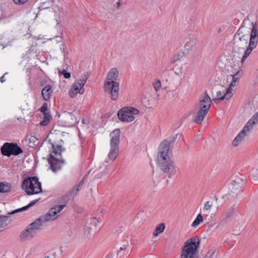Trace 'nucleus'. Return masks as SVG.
Here are the masks:
<instances>
[{"mask_svg": "<svg viewBox=\"0 0 258 258\" xmlns=\"http://www.w3.org/2000/svg\"><path fill=\"white\" fill-rule=\"evenodd\" d=\"M176 139V136L172 137L170 141L164 140L159 147L157 158L159 166L164 173L167 174L169 178H172L176 173L174 163L168 156L170 143H174Z\"/></svg>", "mask_w": 258, "mask_h": 258, "instance_id": "f257e3e1", "label": "nucleus"}, {"mask_svg": "<svg viewBox=\"0 0 258 258\" xmlns=\"http://www.w3.org/2000/svg\"><path fill=\"white\" fill-rule=\"evenodd\" d=\"M118 76V71L115 68L110 69L108 72L106 81L105 82L104 88L106 92L110 94L111 98L116 100L118 97L119 83L116 81Z\"/></svg>", "mask_w": 258, "mask_h": 258, "instance_id": "f03ea898", "label": "nucleus"}, {"mask_svg": "<svg viewBox=\"0 0 258 258\" xmlns=\"http://www.w3.org/2000/svg\"><path fill=\"white\" fill-rule=\"evenodd\" d=\"M212 103V100L208 94L207 91L205 92L204 94L200 96L199 102L197 105L199 110L197 111L194 119L195 123H202L208 113Z\"/></svg>", "mask_w": 258, "mask_h": 258, "instance_id": "7ed1b4c3", "label": "nucleus"}, {"mask_svg": "<svg viewBox=\"0 0 258 258\" xmlns=\"http://www.w3.org/2000/svg\"><path fill=\"white\" fill-rule=\"evenodd\" d=\"M22 188L28 195L41 192V184L36 176L29 177L24 179L21 185Z\"/></svg>", "mask_w": 258, "mask_h": 258, "instance_id": "20e7f679", "label": "nucleus"}, {"mask_svg": "<svg viewBox=\"0 0 258 258\" xmlns=\"http://www.w3.org/2000/svg\"><path fill=\"white\" fill-rule=\"evenodd\" d=\"M120 135L119 129L114 130L110 134L111 137L110 150L108 156L110 160L113 161L117 158L118 154Z\"/></svg>", "mask_w": 258, "mask_h": 258, "instance_id": "39448f33", "label": "nucleus"}, {"mask_svg": "<svg viewBox=\"0 0 258 258\" xmlns=\"http://www.w3.org/2000/svg\"><path fill=\"white\" fill-rule=\"evenodd\" d=\"M242 181L240 177H236L235 179L232 180L228 185L227 193L223 195L222 198H226L227 200H230L241 193L243 190L242 188Z\"/></svg>", "mask_w": 258, "mask_h": 258, "instance_id": "423d86ee", "label": "nucleus"}, {"mask_svg": "<svg viewBox=\"0 0 258 258\" xmlns=\"http://www.w3.org/2000/svg\"><path fill=\"white\" fill-rule=\"evenodd\" d=\"M89 73L86 72L84 73L81 77L80 79H78L75 81L69 91V95L72 98L74 97L78 93L82 94L85 92L84 86L86 83Z\"/></svg>", "mask_w": 258, "mask_h": 258, "instance_id": "0eeeda50", "label": "nucleus"}, {"mask_svg": "<svg viewBox=\"0 0 258 258\" xmlns=\"http://www.w3.org/2000/svg\"><path fill=\"white\" fill-rule=\"evenodd\" d=\"M23 152L22 148L16 143L6 142L1 147L2 155L9 157L11 155L18 156Z\"/></svg>", "mask_w": 258, "mask_h": 258, "instance_id": "6e6552de", "label": "nucleus"}, {"mask_svg": "<svg viewBox=\"0 0 258 258\" xmlns=\"http://www.w3.org/2000/svg\"><path fill=\"white\" fill-rule=\"evenodd\" d=\"M139 111L133 107H123L120 109L117 115L119 119L123 122H131L135 119L134 115H137Z\"/></svg>", "mask_w": 258, "mask_h": 258, "instance_id": "1a4fd4ad", "label": "nucleus"}, {"mask_svg": "<svg viewBox=\"0 0 258 258\" xmlns=\"http://www.w3.org/2000/svg\"><path fill=\"white\" fill-rule=\"evenodd\" d=\"M65 207L66 205H56L50 208L48 212L46 215H43L42 217L46 222L54 220L58 217L57 213L60 212Z\"/></svg>", "mask_w": 258, "mask_h": 258, "instance_id": "9d476101", "label": "nucleus"}, {"mask_svg": "<svg viewBox=\"0 0 258 258\" xmlns=\"http://www.w3.org/2000/svg\"><path fill=\"white\" fill-rule=\"evenodd\" d=\"M229 79H231L232 81L230 83L229 86L226 90V92L224 93L223 97L221 98V99H230L233 95V91L232 89L233 87L236 86L238 84V82L239 80V78L234 76V75H230L227 76V80Z\"/></svg>", "mask_w": 258, "mask_h": 258, "instance_id": "9b49d317", "label": "nucleus"}, {"mask_svg": "<svg viewBox=\"0 0 258 258\" xmlns=\"http://www.w3.org/2000/svg\"><path fill=\"white\" fill-rule=\"evenodd\" d=\"M36 233L32 227L28 225L27 229L25 228L22 231L20 238L22 241L30 240L35 236Z\"/></svg>", "mask_w": 258, "mask_h": 258, "instance_id": "f8f14e48", "label": "nucleus"}, {"mask_svg": "<svg viewBox=\"0 0 258 258\" xmlns=\"http://www.w3.org/2000/svg\"><path fill=\"white\" fill-rule=\"evenodd\" d=\"M258 43V30L253 26L250 33L248 46L249 47L255 48Z\"/></svg>", "mask_w": 258, "mask_h": 258, "instance_id": "ddd939ff", "label": "nucleus"}, {"mask_svg": "<svg viewBox=\"0 0 258 258\" xmlns=\"http://www.w3.org/2000/svg\"><path fill=\"white\" fill-rule=\"evenodd\" d=\"M250 133L249 131L246 128H245L244 126L242 130L240 131V132L238 134V135L235 138L234 140L232 143V145L234 147L237 146L239 143L243 140L244 138L246 136L249 134Z\"/></svg>", "mask_w": 258, "mask_h": 258, "instance_id": "4468645a", "label": "nucleus"}, {"mask_svg": "<svg viewBox=\"0 0 258 258\" xmlns=\"http://www.w3.org/2000/svg\"><path fill=\"white\" fill-rule=\"evenodd\" d=\"M214 200L215 202H217L218 200V198L216 195L213 198H211L209 201H207L203 208V212L205 213L207 215L210 214L212 207L214 206Z\"/></svg>", "mask_w": 258, "mask_h": 258, "instance_id": "2eb2a0df", "label": "nucleus"}, {"mask_svg": "<svg viewBox=\"0 0 258 258\" xmlns=\"http://www.w3.org/2000/svg\"><path fill=\"white\" fill-rule=\"evenodd\" d=\"M46 222H47L46 220L41 216L29 225L37 232V230L41 229V227L43 226Z\"/></svg>", "mask_w": 258, "mask_h": 258, "instance_id": "dca6fc26", "label": "nucleus"}, {"mask_svg": "<svg viewBox=\"0 0 258 258\" xmlns=\"http://www.w3.org/2000/svg\"><path fill=\"white\" fill-rule=\"evenodd\" d=\"M258 124V111L254 113L252 117L245 124V128L248 129L250 132L255 125Z\"/></svg>", "mask_w": 258, "mask_h": 258, "instance_id": "f3484780", "label": "nucleus"}, {"mask_svg": "<svg viewBox=\"0 0 258 258\" xmlns=\"http://www.w3.org/2000/svg\"><path fill=\"white\" fill-rule=\"evenodd\" d=\"M52 90L51 86L49 85H46L43 88L41 91L43 98L45 101H49L52 94Z\"/></svg>", "mask_w": 258, "mask_h": 258, "instance_id": "a211bd4d", "label": "nucleus"}, {"mask_svg": "<svg viewBox=\"0 0 258 258\" xmlns=\"http://www.w3.org/2000/svg\"><path fill=\"white\" fill-rule=\"evenodd\" d=\"M63 117L65 123L69 125H73L77 122V118L72 113L64 112Z\"/></svg>", "mask_w": 258, "mask_h": 258, "instance_id": "6ab92c4d", "label": "nucleus"}, {"mask_svg": "<svg viewBox=\"0 0 258 258\" xmlns=\"http://www.w3.org/2000/svg\"><path fill=\"white\" fill-rule=\"evenodd\" d=\"M39 199L33 200V201H31L28 205L24 206L22 208H19V209H18L16 210H13L12 211L9 212L8 213V215L14 214L18 213L19 212L25 211V210H27V209H28L29 208L34 205L36 203H37L39 201Z\"/></svg>", "mask_w": 258, "mask_h": 258, "instance_id": "aec40b11", "label": "nucleus"}, {"mask_svg": "<svg viewBox=\"0 0 258 258\" xmlns=\"http://www.w3.org/2000/svg\"><path fill=\"white\" fill-rule=\"evenodd\" d=\"M51 145L53 149L52 153L56 156H61V152L64 150V149L62 148V145L52 143H51Z\"/></svg>", "mask_w": 258, "mask_h": 258, "instance_id": "412c9836", "label": "nucleus"}, {"mask_svg": "<svg viewBox=\"0 0 258 258\" xmlns=\"http://www.w3.org/2000/svg\"><path fill=\"white\" fill-rule=\"evenodd\" d=\"M50 157L52 160H48L50 168L53 172H56L59 169L57 167V161L59 159H55L52 155H50Z\"/></svg>", "mask_w": 258, "mask_h": 258, "instance_id": "4be33fe9", "label": "nucleus"}, {"mask_svg": "<svg viewBox=\"0 0 258 258\" xmlns=\"http://www.w3.org/2000/svg\"><path fill=\"white\" fill-rule=\"evenodd\" d=\"M240 29H238L235 34L234 37L235 38H238V40H236L235 41H240L243 43V44H247V37H246L244 35H240Z\"/></svg>", "mask_w": 258, "mask_h": 258, "instance_id": "5701e85b", "label": "nucleus"}, {"mask_svg": "<svg viewBox=\"0 0 258 258\" xmlns=\"http://www.w3.org/2000/svg\"><path fill=\"white\" fill-rule=\"evenodd\" d=\"M12 185L6 182H1V193L9 192L11 190Z\"/></svg>", "mask_w": 258, "mask_h": 258, "instance_id": "b1692460", "label": "nucleus"}, {"mask_svg": "<svg viewBox=\"0 0 258 258\" xmlns=\"http://www.w3.org/2000/svg\"><path fill=\"white\" fill-rule=\"evenodd\" d=\"M43 120L40 122V124L42 126H45L49 122L51 116L49 112L43 113Z\"/></svg>", "mask_w": 258, "mask_h": 258, "instance_id": "393cba45", "label": "nucleus"}, {"mask_svg": "<svg viewBox=\"0 0 258 258\" xmlns=\"http://www.w3.org/2000/svg\"><path fill=\"white\" fill-rule=\"evenodd\" d=\"M165 228V226L164 223H161L160 224L158 225L156 227V229L153 232V235L155 236H157L158 234L162 233Z\"/></svg>", "mask_w": 258, "mask_h": 258, "instance_id": "a878e982", "label": "nucleus"}, {"mask_svg": "<svg viewBox=\"0 0 258 258\" xmlns=\"http://www.w3.org/2000/svg\"><path fill=\"white\" fill-rule=\"evenodd\" d=\"M11 222L9 216L1 215V228L8 226Z\"/></svg>", "mask_w": 258, "mask_h": 258, "instance_id": "bb28decb", "label": "nucleus"}, {"mask_svg": "<svg viewBox=\"0 0 258 258\" xmlns=\"http://www.w3.org/2000/svg\"><path fill=\"white\" fill-rule=\"evenodd\" d=\"M203 221V217L201 215V214H199L196 218V219L194 221L192 222L191 226L193 227L196 228Z\"/></svg>", "mask_w": 258, "mask_h": 258, "instance_id": "cd10ccee", "label": "nucleus"}, {"mask_svg": "<svg viewBox=\"0 0 258 258\" xmlns=\"http://www.w3.org/2000/svg\"><path fill=\"white\" fill-rule=\"evenodd\" d=\"M253 47H249V46L247 47V49L244 51V54L243 56L242 59H241V62L243 63L245 59L249 55L252 50L254 49Z\"/></svg>", "mask_w": 258, "mask_h": 258, "instance_id": "c85d7f7f", "label": "nucleus"}, {"mask_svg": "<svg viewBox=\"0 0 258 258\" xmlns=\"http://www.w3.org/2000/svg\"><path fill=\"white\" fill-rule=\"evenodd\" d=\"M247 44H243V43L240 41H235L234 48L237 49L238 51L240 49H244L246 47Z\"/></svg>", "mask_w": 258, "mask_h": 258, "instance_id": "c756f323", "label": "nucleus"}, {"mask_svg": "<svg viewBox=\"0 0 258 258\" xmlns=\"http://www.w3.org/2000/svg\"><path fill=\"white\" fill-rule=\"evenodd\" d=\"M247 44H243V43L240 41H235L234 48L237 49L238 51L240 49H244L246 47Z\"/></svg>", "mask_w": 258, "mask_h": 258, "instance_id": "7c9ffc66", "label": "nucleus"}, {"mask_svg": "<svg viewBox=\"0 0 258 258\" xmlns=\"http://www.w3.org/2000/svg\"><path fill=\"white\" fill-rule=\"evenodd\" d=\"M38 144V140L34 136H31L29 138V146L33 147Z\"/></svg>", "mask_w": 258, "mask_h": 258, "instance_id": "2f4dec72", "label": "nucleus"}, {"mask_svg": "<svg viewBox=\"0 0 258 258\" xmlns=\"http://www.w3.org/2000/svg\"><path fill=\"white\" fill-rule=\"evenodd\" d=\"M13 16V15L11 11L6 12V11L3 10V13L1 15V20H2L6 19V18H11Z\"/></svg>", "mask_w": 258, "mask_h": 258, "instance_id": "473e14b6", "label": "nucleus"}, {"mask_svg": "<svg viewBox=\"0 0 258 258\" xmlns=\"http://www.w3.org/2000/svg\"><path fill=\"white\" fill-rule=\"evenodd\" d=\"M234 206H232L228 210V211H227L225 212L226 218H228L231 217L232 216H233L234 215Z\"/></svg>", "mask_w": 258, "mask_h": 258, "instance_id": "72a5a7b5", "label": "nucleus"}, {"mask_svg": "<svg viewBox=\"0 0 258 258\" xmlns=\"http://www.w3.org/2000/svg\"><path fill=\"white\" fill-rule=\"evenodd\" d=\"M194 44H195L194 42L192 41H188L186 43L184 47H185V49H186L188 51H189L190 50H191L192 49V47L194 45Z\"/></svg>", "mask_w": 258, "mask_h": 258, "instance_id": "f704fd0d", "label": "nucleus"}, {"mask_svg": "<svg viewBox=\"0 0 258 258\" xmlns=\"http://www.w3.org/2000/svg\"><path fill=\"white\" fill-rule=\"evenodd\" d=\"M128 246V242L125 241V244H122V246L120 247L119 250L117 251V254L118 255L121 251L126 250Z\"/></svg>", "mask_w": 258, "mask_h": 258, "instance_id": "c9c22d12", "label": "nucleus"}, {"mask_svg": "<svg viewBox=\"0 0 258 258\" xmlns=\"http://www.w3.org/2000/svg\"><path fill=\"white\" fill-rule=\"evenodd\" d=\"M222 92L220 91H219L217 92V98H214L213 100L215 102H217L219 100H223V99H221L220 98L223 97L224 95H222Z\"/></svg>", "mask_w": 258, "mask_h": 258, "instance_id": "e433bc0d", "label": "nucleus"}, {"mask_svg": "<svg viewBox=\"0 0 258 258\" xmlns=\"http://www.w3.org/2000/svg\"><path fill=\"white\" fill-rule=\"evenodd\" d=\"M40 111L43 114L48 112L47 103H45L43 104L40 108Z\"/></svg>", "mask_w": 258, "mask_h": 258, "instance_id": "4c0bfd02", "label": "nucleus"}, {"mask_svg": "<svg viewBox=\"0 0 258 258\" xmlns=\"http://www.w3.org/2000/svg\"><path fill=\"white\" fill-rule=\"evenodd\" d=\"M153 86L156 91H158L160 89L161 86L160 81L159 80H158L157 81L153 83Z\"/></svg>", "mask_w": 258, "mask_h": 258, "instance_id": "58836bf2", "label": "nucleus"}, {"mask_svg": "<svg viewBox=\"0 0 258 258\" xmlns=\"http://www.w3.org/2000/svg\"><path fill=\"white\" fill-rule=\"evenodd\" d=\"M84 180L85 177H84L83 179L79 183L78 185L77 186H76L77 187V191H79L82 189L84 184Z\"/></svg>", "mask_w": 258, "mask_h": 258, "instance_id": "ea45409f", "label": "nucleus"}, {"mask_svg": "<svg viewBox=\"0 0 258 258\" xmlns=\"http://www.w3.org/2000/svg\"><path fill=\"white\" fill-rule=\"evenodd\" d=\"M62 74L66 79H69L71 77V74L64 70L62 72Z\"/></svg>", "mask_w": 258, "mask_h": 258, "instance_id": "a19ab883", "label": "nucleus"}, {"mask_svg": "<svg viewBox=\"0 0 258 258\" xmlns=\"http://www.w3.org/2000/svg\"><path fill=\"white\" fill-rule=\"evenodd\" d=\"M76 189H77V187L76 186L73 187V188L71 189L70 192H71V194L73 196H76L77 195V194L78 193L79 191H77Z\"/></svg>", "mask_w": 258, "mask_h": 258, "instance_id": "79ce46f5", "label": "nucleus"}, {"mask_svg": "<svg viewBox=\"0 0 258 258\" xmlns=\"http://www.w3.org/2000/svg\"><path fill=\"white\" fill-rule=\"evenodd\" d=\"M14 3L16 4L22 5L26 2H27L28 0H13Z\"/></svg>", "mask_w": 258, "mask_h": 258, "instance_id": "37998d69", "label": "nucleus"}, {"mask_svg": "<svg viewBox=\"0 0 258 258\" xmlns=\"http://www.w3.org/2000/svg\"><path fill=\"white\" fill-rule=\"evenodd\" d=\"M243 75V72L242 71L240 70L236 72L234 75L238 77V78H240Z\"/></svg>", "mask_w": 258, "mask_h": 258, "instance_id": "c03bdc74", "label": "nucleus"}, {"mask_svg": "<svg viewBox=\"0 0 258 258\" xmlns=\"http://www.w3.org/2000/svg\"><path fill=\"white\" fill-rule=\"evenodd\" d=\"M8 73H5L4 74V75L1 77V83H3L4 82L6 81V79H5V77H7L8 76Z\"/></svg>", "mask_w": 258, "mask_h": 258, "instance_id": "a18cd8bd", "label": "nucleus"}, {"mask_svg": "<svg viewBox=\"0 0 258 258\" xmlns=\"http://www.w3.org/2000/svg\"><path fill=\"white\" fill-rule=\"evenodd\" d=\"M113 256V253L112 252H110L106 255L105 258H112Z\"/></svg>", "mask_w": 258, "mask_h": 258, "instance_id": "49530a36", "label": "nucleus"}, {"mask_svg": "<svg viewBox=\"0 0 258 258\" xmlns=\"http://www.w3.org/2000/svg\"><path fill=\"white\" fill-rule=\"evenodd\" d=\"M116 8L117 9H118L120 7V5H121V4L120 3V2H117L116 3Z\"/></svg>", "mask_w": 258, "mask_h": 258, "instance_id": "de8ad7c7", "label": "nucleus"}, {"mask_svg": "<svg viewBox=\"0 0 258 258\" xmlns=\"http://www.w3.org/2000/svg\"><path fill=\"white\" fill-rule=\"evenodd\" d=\"M40 8H41V10H42V9H45L48 8V7H43V6L41 5Z\"/></svg>", "mask_w": 258, "mask_h": 258, "instance_id": "09e8293b", "label": "nucleus"}, {"mask_svg": "<svg viewBox=\"0 0 258 258\" xmlns=\"http://www.w3.org/2000/svg\"><path fill=\"white\" fill-rule=\"evenodd\" d=\"M85 237L87 238H90V237H91V235H86L85 236Z\"/></svg>", "mask_w": 258, "mask_h": 258, "instance_id": "8fccbe9b", "label": "nucleus"}, {"mask_svg": "<svg viewBox=\"0 0 258 258\" xmlns=\"http://www.w3.org/2000/svg\"><path fill=\"white\" fill-rule=\"evenodd\" d=\"M98 222H101V220L100 218H99V219H98Z\"/></svg>", "mask_w": 258, "mask_h": 258, "instance_id": "3c124183", "label": "nucleus"}, {"mask_svg": "<svg viewBox=\"0 0 258 258\" xmlns=\"http://www.w3.org/2000/svg\"><path fill=\"white\" fill-rule=\"evenodd\" d=\"M125 241H127L126 240H123V242H122V244H125Z\"/></svg>", "mask_w": 258, "mask_h": 258, "instance_id": "603ef678", "label": "nucleus"}, {"mask_svg": "<svg viewBox=\"0 0 258 258\" xmlns=\"http://www.w3.org/2000/svg\"><path fill=\"white\" fill-rule=\"evenodd\" d=\"M61 51H62V52L64 51V48H62V49L61 48Z\"/></svg>", "mask_w": 258, "mask_h": 258, "instance_id": "864d4df0", "label": "nucleus"}, {"mask_svg": "<svg viewBox=\"0 0 258 258\" xmlns=\"http://www.w3.org/2000/svg\"><path fill=\"white\" fill-rule=\"evenodd\" d=\"M176 61V59H174V60H173L172 61V62H173V63H174Z\"/></svg>", "mask_w": 258, "mask_h": 258, "instance_id": "5fc2aeb1", "label": "nucleus"}, {"mask_svg": "<svg viewBox=\"0 0 258 258\" xmlns=\"http://www.w3.org/2000/svg\"><path fill=\"white\" fill-rule=\"evenodd\" d=\"M219 209V207L218 206H216V210H218Z\"/></svg>", "mask_w": 258, "mask_h": 258, "instance_id": "6e6d98bb", "label": "nucleus"}, {"mask_svg": "<svg viewBox=\"0 0 258 258\" xmlns=\"http://www.w3.org/2000/svg\"><path fill=\"white\" fill-rule=\"evenodd\" d=\"M175 74H176V75H178V76L179 75V73H176V72H175Z\"/></svg>", "mask_w": 258, "mask_h": 258, "instance_id": "4d7b16f0", "label": "nucleus"}, {"mask_svg": "<svg viewBox=\"0 0 258 258\" xmlns=\"http://www.w3.org/2000/svg\"><path fill=\"white\" fill-rule=\"evenodd\" d=\"M57 38L59 39H61V37H57Z\"/></svg>", "mask_w": 258, "mask_h": 258, "instance_id": "13d9d810", "label": "nucleus"}, {"mask_svg": "<svg viewBox=\"0 0 258 258\" xmlns=\"http://www.w3.org/2000/svg\"><path fill=\"white\" fill-rule=\"evenodd\" d=\"M45 258H49V256H46Z\"/></svg>", "mask_w": 258, "mask_h": 258, "instance_id": "bf43d9fd", "label": "nucleus"}, {"mask_svg": "<svg viewBox=\"0 0 258 258\" xmlns=\"http://www.w3.org/2000/svg\"><path fill=\"white\" fill-rule=\"evenodd\" d=\"M121 0H119V1H120Z\"/></svg>", "mask_w": 258, "mask_h": 258, "instance_id": "052dcab7", "label": "nucleus"}]
</instances>
